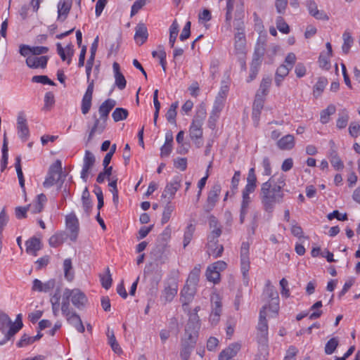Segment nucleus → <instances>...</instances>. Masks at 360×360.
Here are the masks:
<instances>
[{
    "label": "nucleus",
    "mask_w": 360,
    "mask_h": 360,
    "mask_svg": "<svg viewBox=\"0 0 360 360\" xmlns=\"http://www.w3.org/2000/svg\"><path fill=\"white\" fill-rule=\"evenodd\" d=\"M66 227L70 231V238L75 241L79 232V221L75 214H70L65 218Z\"/></svg>",
    "instance_id": "17"
},
{
    "label": "nucleus",
    "mask_w": 360,
    "mask_h": 360,
    "mask_svg": "<svg viewBox=\"0 0 360 360\" xmlns=\"http://www.w3.org/2000/svg\"><path fill=\"white\" fill-rule=\"evenodd\" d=\"M32 82L34 83H41L43 84L55 85V83L46 75H35L32 77Z\"/></svg>",
    "instance_id": "56"
},
{
    "label": "nucleus",
    "mask_w": 360,
    "mask_h": 360,
    "mask_svg": "<svg viewBox=\"0 0 360 360\" xmlns=\"http://www.w3.org/2000/svg\"><path fill=\"white\" fill-rule=\"evenodd\" d=\"M240 347L239 343L231 344L227 348L221 352L219 355V360H232V358L237 354Z\"/></svg>",
    "instance_id": "22"
},
{
    "label": "nucleus",
    "mask_w": 360,
    "mask_h": 360,
    "mask_svg": "<svg viewBox=\"0 0 360 360\" xmlns=\"http://www.w3.org/2000/svg\"><path fill=\"white\" fill-rule=\"evenodd\" d=\"M106 271H107L106 274L100 276V278H101V282L102 286L105 289H108L110 288V286L112 285V280L111 278V274L110 273L109 268H107Z\"/></svg>",
    "instance_id": "53"
},
{
    "label": "nucleus",
    "mask_w": 360,
    "mask_h": 360,
    "mask_svg": "<svg viewBox=\"0 0 360 360\" xmlns=\"http://www.w3.org/2000/svg\"><path fill=\"white\" fill-rule=\"evenodd\" d=\"M291 69L288 68L286 65L284 64L281 65L276 70V74H275V84L276 85L279 87L284 78L289 74V72Z\"/></svg>",
    "instance_id": "32"
},
{
    "label": "nucleus",
    "mask_w": 360,
    "mask_h": 360,
    "mask_svg": "<svg viewBox=\"0 0 360 360\" xmlns=\"http://www.w3.org/2000/svg\"><path fill=\"white\" fill-rule=\"evenodd\" d=\"M295 138L293 135L287 134L277 141V146L283 150H290L295 146Z\"/></svg>",
    "instance_id": "29"
},
{
    "label": "nucleus",
    "mask_w": 360,
    "mask_h": 360,
    "mask_svg": "<svg viewBox=\"0 0 360 360\" xmlns=\"http://www.w3.org/2000/svg\"><path fill=\"white\" fill-rule=\"evenodd\" d=\"M178 285L177 283L173 281L165 286L161 295V300L165 303L170 302L173 300L177 294Z\"/></svg>",
    "instance_id": "20"
},
{
    "label": "nucleus",
    "mask_w": 360,
    "mask_h": 360,
    "mask_svg": "<svg viewBox=\"0 0 360 360\" xmlns=\"http://www.w3.org/2000/svg\"><path fill=\"white\" fill-rule=\"evenodd\" d=\"M225 100L216 97L213 108L210 115V120L213 118L214 115L219 117L220 112L224 108Z\"/></svg>",
    "instance_id": "42"
},
{
    "label": "nucleus",
    "mask_w": 360,
    "mask_h": 360,
    "mask_svg": "<svg viewBox=\"0 0 360 360\" xmlns=\"http://www.w3.org/2000/svg\"><path fill=\"white\" fill-rule=\"evenodd\" d=\"M25 245L26 252L36 256L37 252L41 249V240L36 237H32L26 241Z\"/></svg>",
    "instance_id": "31"
},
{
    "label": "nucleus",
    "mask_w": 360,
    "mask_h": 360,
    "mask_svg": "<svg viewBox=\"0 0 360 360\" xmlns=\"http://www.w3.org/2000/svg\"><path fill=\"white\" fill-rule=\"evenodd\" d=\"M335 106L330 105L326 109L321 111L320 115V121L323 124H326L330 120V116L335 112Z\"/></svg>",
    "instance_id": "45"
},
{
    "label": "nucleus",
    "mask_w": 360,
    "mask_h": 360,
    "mask_svg": "<svg viewBox=\"0 0 360 360\" xmlns=\"http://www.w3.org/2000/svg\"><path fill=\"white\" fill-rule=\"evenodd\" d=\"M240 269L244 279L248 278V272L250 270V259H240Z\"/></svg>",
    "instance_id": "61"
},
{
    "label": "nucleus",
    "mask_w": 360,
    "mask_h": 360,
    "mask_svg": "<svg viewBox=\"0 0 360 360\" xmlns=\"http://www.w3.org/2000/svg\"><path fill=\"white\" fill-rule=\"evenodd\" d=\"M210 226L212 230L208 236L207 240H209L210 248L212 250L213 246L217 245L218 238L221 234V227L219 224L217 219L213 216L210 217Z\"/></svg>",
    "instance_id": "14"
},
{
    "label": "nucleus",
    "mask_w": 360,
    "mask_h": 360,
    "mask_svg": "<svg viewBox=\"0 0 360 360\" xmlns=\"http://www.w3.org/2000/svg\"><path fill=\"white\" fill-rule=\"evenodd\" d=\"M174 210V206L171 204V201L167 200V204L164 207V210L162 212V217L161 219L162 224H165L169 221L172 213Z\"/></svg>",
    "instance_id": "43"
},
{
    "label": "nucleus",
    "mask_w": 360,
    "mask_h": 360,
    "mask_svg": "<svg viewBox=\"0 0 360 360\" xmlns=\"http://www.w3.org/2000/svg\"><path fill=\"white\" fill-rule=\"evenodd\" d=\"M68 304L64 303L63 306L60 307L62 314L65 317L68 323L72 326L79 333H83L85 328L83 325L82 319L78 314L73 310H70L67 307Z\"/></svg>",
    "instance_id": "8"
},
{
    "label": "nucleus",
    "mask_w": 360,
    "mask_h": 360,
    "mask_svg": "<svg viewBox=\"0 0 360 360\" xmlns=\"http://www.w3.org/2000/svg\"><path fill=\"white\" fill-rule=\"evenodd\" d=\"M264 52H265L264 44H258V46L255 48L252 63H257V65H261L262 58L264 55Z\"/></svg>",
    "instance_id": "46"
},
{
    "label": "nucleus",
    "mask_w": 360,
    "mask_h": 360,
    "mask_svg": "<svg viewBox=\"0 0 360 360\" xmlns=\"http://www.w3.org/2000/svg\"><path fill=\"white\" fill-rule=\"evenodd\" d=\"M271 84V78L270 77H264L260 83L259 88L256 94H261L260 96L265 97L268 93Z\"/></svg>",
    "instance_id": "39"
},
{
    "label": "nucleus",
    "mask_w": 360,
    "mask_h": 360,
    "mask_svg": "<svg viewBox=\"0 0 360 360\" xmlns=\"http://www.w3.org/2000/svg\"><path fill=\"white\" fill-rule=\"evenodd\" d=\"M348 121L349 115L345 112H342V114L339 115V117L337 120L336 126L339 129H344L347 125Z\"/></svg>",
    "instance_id": "59"
},
{
    "label": "nucleus",
    "mask_w": 360,
    "mask_h": 360,
    "mask_svg": "<svg viewBox=\"0 0 360 360\" xmlns=\"http://www.w3.org/2000/svg\"><path fill=\"white\" fill-rule=\"evenodd\" d=\"M94 88V81L92 80L91 82H89V85H88L86 92L82 100L81 110L84 115H86L91 109Z\"/></svg>",
    "instance_id": "18"
},
{
    "label": "nucleus",
    "mask_w": 360,
    "mask_h": 360,
    "mask_svg": "<svg viewBox=\"0 0 360 360\" xmlns=\"http://www.w3.org/2000/svg\"><path fill=\"white\" fill-rule=\"evenodd\" d=\"M291 233L298 238L304 236L302 229L296 224L295 221H292L291 223Z\"/></svg>",
    "instance_id": "63"
},
{
    "label": "nucleus",
    "mask_w": 360,
    "mask_h": 360,
    "mask_svg": "<svg viewBox=\"0 0 360 360\" xmlns=\"http://www.w3.org/2000/svg\"><path fill=\"white\" fill-rule=\"evenodd\" d=\"M55 103L54 95L51 91L46 92L44 96V108L49 110Z\"/></svg>",
    "instance_id": "62"
},
{
    "label": "nucleus",
    "mask_w": 360,
    "mask_h": 360,
    "mask_svg": "<svg viewBox=\"0 0 360 360\" xmlns=\"http://www.w3.org/2000/svg\"><path fill=\"white\" fill-rule=\"evenodd\" d=\"M246 40L243 32H237L235 34L234 53L241 58L245 57L246 54Z\"/></svg>",
    "instance_id": "19"
},
{
    "label": "nucleus",
    "mask_w": 360,
    "mask_h": 360,
    "mask_svg": "<svg viewBox=\"0 0 360 360\" xmlns=\"http://www.w3.org/2000/svg\"><path fill=\"white\" fill-rule=\"evenodd\" d=\"M46 200V196L44 194L41 193L37 195V200L29 205V209H30L32 212L34 214L39 213L43 210L44 205Z\"/></svg>",
    "instance_id": "33"
},
{
    "label": "nucleus",
    "mask_w": 360,
    "mask_h": 360,
    "mask_svg": "<svg viewBox=\"0 0 360 360\" xmlns=\"http://www.w3.org/2000/svg\"><path fill=\"white\" fill-rule=\"evenodd\" d=\"M195 231V226L193 224H189L186 226V229L184 235V248H185L191 241Z\"/></svg>",
    "instance_id": "51"
},
{
    "label": "nucleus",
    "mask_w": 360,
    "mask_h": 360,
    "mask_svg": "<svg viewBox=\"0 0 360 360\" xmlns=\"http://www.w3.org/2000/svg\"><path fill=\"white\" fill-rule=\"evenodd\" d=\"M63 269L65 278L71 281L73 279L74 274L72 270V260L70 258L65 259L63 262Z\"/></svg>",
    "instance_id": "47"
},
{
    "label": "nucleus",
    "mask_w": 360,
    "mask_h": 360,
    "mask_svg": "<svg viewBox=\"0 0 360 360\" xmlns=\"http://www.w3.org/2000/svg\"><path fill=\"white\" fill-rule=\"evenodd\" d=\"M17 130L19 138L22 141H26L30 136V130L27 118L23 111H20L17 116Z\"/></svg>",
    "instance_id": "13"
},
{
    "label": "nucleus",
    "mask_w": 360,
    "mask_h": 360,
    "mask_svg": "<svg viewBox=\"0 0 360 360\" xmlns=\"http://www.w3.org/2000/svg\"><path fill=\"white\" fill-rule=\"evenodd\" d=\"M343 44L342 46V51L345 53H348L351 46L353 44V38L349 32L345 31L342 34Z\"/></svg>",
    "instance_id": "44"
},
{
    "label": "nucleus",
    "mask_w": 360,
    "mask_h": 360,
    "mask_svg": "<svg viewBox=\"0 0 360 360\" xmlns=\"http://www.w3.org/2000/svg\"><path fill=\"white\" fill-rule=\"evenodd\" d=\"M181 184V177L179 175L174 176L172 180L167 184L164 191L162 194V198L167 199V200L171 201L176 191L180 188Z\"/></svg>",
    "instance_id": "12"
},
{
    "label": "nucleus",
    "mask_w": 360,
    "mask_h": 360,
    "mask_svg": "<svg viewBox=\"0 0 360 360\" xmlns=\"http://www.w3.org/2000/svg\"><path fill=\"white\" fill-rule=\"evenodd\" d=\"M196 292V285L186 283L181 291V300L183 304H188L193 298Z\"/></svg>",
    "instance_id": "26"
},
{
    "label": "nucleus",
    "mask_w": 360,
    "mask_h": 360,
    "mask_svg": "<svg viewBox=\"0 0 360 360\" xmlns=\"http://www.w3.org/2000/svg\"><path fill=\"white\" fill-rule=\"evenodd\" d=\"M22 314L17 315L14 322L8 315L4 311H0V332L4 338L0 340V346L6 345L8 342H13L15 334L22 328Z\"/></svg>",
    "instance_id": "3"
},
{
    "label": "nucleus",
    "mask_w": 360,
    "mask_h": 360,
    "mask_svg": "<svg viewBox=\"0 0 360 360\" xmlns=\"http://www.w3.org/2000/svg\"><path fill=\"white\" fill-rule=\"evenodd\" d=\"M70 299H71L72 304L79 309H82L87 302L86 296L79 289L65 288L61 292L60 288H56L50 297L51 309L55 317L59 315L60 307L63 306L64 303L68 304V308H70Z\"/></svg>",
    "instance_id": "1"
},
{
    "label": "nucleus",
    "mask_w": 360,
    "mask_h": 360,
    "mask_svg": "<svg viewBox=\"0 0 360 360\" xmlns=\"http://www.w3.org/2000/svg\"><path fill=\"white\" fill-rule=\"evenodd\" d=\"M277 29L284 34H288L290 32L288 25L285 22L284 19L281 16H278L276 20Z\"/></svg>",
    "instance_id": "54"
},
{
    "label": "nucleus",
    "mask_w": 360,
    "mask_h": 360,
    "mask_svg": "<svg viewBox=\"0 0 360 360\" xmlns=\"http://www.w3.org/2000/svg\"><path fill=\"white\" fill-rule=\"evenodd\" d=\"M178 106L179 103L177 101L172 103L165 115L167 120L172 124H176V109Z\"/></svg>",
    "instance_id": "40"
},
{
    "label": "nucleus",
    "mask_w": 360,
    "mask_h": 360,
    "mask_svg": "<svg viewBox=\"0 0 360 360\" xmlns=\"http://www.w3.org/2000/svg\"><path fill=\"white\" fill-rule=\"evenodd\" d=\"M66 238L67 234L64 231L57 232L49 238V245L53 248H57L64 243Z\"/></svg>",
    "instance_id": "35"
},
{
    "label": "nucleus",
    "mask_w": 360,
    "mask_h": 360,
    "mask_svg": "<svg viewBox=\"0 0 360 360\" xmlns=\"http://www.w3.org/2000/svg\"><path fill=\"white\" fill-rule=\"evenodd\" d=\"M56 281L50 279L45 283H42L40 280L35 278L32 282V290L39 292H49L54 289Z\"/></svg>",
    "instance_id": "21"
},
{
    "label": "nucleus",
    "mask_w": 360,
    "mask_h": 360,
    "mask_svg": "<svg viewBox=\"0 0 360 360\" xmlns=\"http://www.w3.org/2000/svg\"><path fill=\"white\" fill-rule=\"evenodd\" d=\"M274 177L271 176L267 181L263 183L261 187V200L264 209L267 212H272L276 203L283 200V193L279 187L273 186Z\"/></svg>",
    "instance_id": "2"
},
{
    "label": "nucleus",
    "mask_w": 360,
    "mask_h": 360,
    "mask_svg": "<svg viewBox=\"0 0 360 360\" xmlns=\"http://www.w3.org/2000/svg\"><path fill=\"white\" fill-rule=\"evenodd\" d=\"M261 94H256L255 99L253 103L252 116L256 118L259 115L260 112L264 106L265 97L260 96Z\"/></svg>",
    "instance_id": "38"
},
{
    "label": "nucleus",
    "mask_w": 360,
    "mask_h": 360,
    "mask_svg": "<svg viewBox=\"0 0 360 360\" xmlns=\"http://www.w3.org/2000/svg\"><path fill=\"white\" fill-rule=\"evenodd\" d=\"M330 163L337 170L342 169L344 167L342 160L337 155V154L331 155Z\"/></svg>",
    "instance_id": "64"
},
{
    "label": "nucleus",
    "mask_w": 360,
    "mask_h": 360,
    "mask_svg": "<svg viewBox=\"0 0 360 360\" xmlns=\"http://www.w3.org/2000/svg\"><path fill=\"white\" fill-rule=\"evenodd\" d=\"M263 296L265 301L268 302L264 306H267V310L271 312L270 316H276L279 311V297L276 289L271 285L270 281L266 283Z\"/></svg>",
    "instance_id": "7"
},
{
    "label": "nucleus",
    "mask_w": 360,
    "mask_h": 360,
    "mask_svg": "<svg viewBox=\"0 0 360 360\" xmlns=\"http://www.w3.org/2000/svg\"><path fill=\"white\" fill-rule=\"evenodd\" d=\"M92 119L94 120L92 125L90 126V124H88L89 131L86 141L87 143L93 139L96 134H101L105 131L107 126V120L98 117L96 113L93 114Z\"/></svg>",
    "instance_id": "10"
},
{
    "label": "nucleus",
    "mask_w": 360,
    "mask_h": 360,
    "mask_svg": "<svg viewBox=\"0 0 360 360\" xmlns=\"http://www.w3.org/2000/svg\"><path fill=\"white\" fill-rule=\"evenodd\" d=\"M134 40L139 45H142L148 39V34L146 25L143 23H139L135 28Z\"/></svg>",
    "instance_id": "28"
},
{
    "label": "nucleus",
    "mask_w": 360,
    "mask_h": 360,
    "mask_svg": "<svg viewBox=\"0 0 360 360\" xmlns=\"http://www.w3.org/2000/svg\"><path fill=\"white\" fill-rule=\"evenodd\" d=\"M179 25L177 21L175 20L173 21L169 27V44L171 48H174L175 41L179 34Z\"/></svg>",
    "instance_id": "37"
},
{
    "label": "nucleus",
    "mask_w": 360,
    "mask_h": 360,
    "mask_svg": "<svg viewBox=\"0 0 360 360\" xmlns=\"http://www.w3.org/2000/svg\"><path fill=\"white\" fill-rule=\"evenodd\" d=\"M42 336H43V335L39 332L37 333V335L32 336V337L27 335V334H24L23 335H22L20 340L17 343V346L18 347H23L27 345H31L33 342L41 339Z\"/></svg>",
    "instance_id": "36"
},
{
    "label": "nucleus",
    "mask_w": 360,
    "mask_h": 360,
    "mask_svg": "<svg viewBox=\"0 0 360 360\" xmlns=\"http://www.w3.org/2000/svg\"><path fill=\"white\" fill-rule=\"evenodd\" d=\"M58 20L64 22L72 7V1L60 0L58 4Z\"/></svg>",
    "instance_id": "25"
},
{
    "label": "nucleus",
    "mask_w": 360,
    "mask_h": 360,
    "mask_svg": "<svg viewBox=\"0 0 360 360\" xmlns=\"http://www.w3.org/2000/svg\"><path fill=\"white\" fill-rule=\"evenodd\" d=\"M57 53L60 56L62 60H67V63L69 65L71 63V58L74 54L73 46L72 44H69L64 49L60 43L56 44Z\"/></svg>",
    "instance_id": "24"
},
{
    "label": "nucleus",
    "mask_w": 360,
    "mask_h": 360,
    "mask_svg": "<svg viewBox=\"0 0 360 360\" xmlns=\"http://www.w3.org/2000/svg\"><path fill=\"white\" fill-rule=\"evenodd\" d=\"M62 175V162L57 160L49 169L47 176L43 183L45 188H49L57 183Z\"/></svg>",
    "instance_id": "9"
},
{
    "label": "nucleus",
    "mask_w": 360,
    "mask_h": 360,
    "mask_svg": "<svg viewBox=\"0 0 360 360\" xmlns=\"http://www.w3.org/2000/svg\"><path fill=\"white\" fill-rule=\"evenodd\" d=\"M113 71L115 73V84L120 90L126 87L127 81L120 70V65L117 63L115 62L112 65Z\"/></svg>",
    "instance_id": "30"
},
{
    "label": "nucleus",
    "mask_w": 360,
    "mask_h": 360,
    "mask_svg": "<svg viewBox=\"0 0 360 360\" xmlns=\"http://www.w3.org/2000/svg\"><path fill=\"white\" fill-rule=\"evenodd\" d=\"M210 300L212 311L210 315V322L212 325H217L222 312L221 301L218 294L212 295Z\"/></svg>",
    "instance_id": "11"
},
{
    "label": "nucleus",
    "mask_w": 360,
    "mask_h": 360,
    "mask_svg": "<svg viewBox=\"0 0 360 360\" xmlns=\"http://www.w3.org/2000/svg\"><path fill=\"white\" fill-rule=\"evenodd\" d=\"M267 306H264L259 312V322L257 327V340L259 349L264 353L268 349V323L266 320Z\"/></svg>",
    "instance_id": "6"
},
{
    "label": "nucleus",
    "mask_w": 360,
    "mask_h": 360,
    "mask_svg": "<svg viewBox=\"0 0 360 360\" xmlns=\"http://www.w3.org/2000/svg\"><path fill=\"white\" fill-rule=\"evenodd\" d=\"M206 276L209 281L217 283L220 280V274L209 266L206 271Z\"/></svg>",
    "instance_id": "52"
},
{
    "label": "nucleus",
    "mask_w": 360,
    "mask_h": 360,
    "mask_svg": "<svg viewBox=\"0 0 360 360\" xmlns=\"http://www.w3.org/2000/svg\"><path fill=\"white\" fill-rule=\"evenodd\" d=\"M330 58L328 55L326 54H321L319 58V66L322 69L328 70L330 67Z\"/></svg>",
    "instance_id": "60"
},
{
    "label": "nucleus",
    "mask_w": 360,
    "mask_h": 360,
    "mask_svg": "<svg viewBox=\"0 0 360 360\" xmlns=\"http://www.w3.org/2000/svg\"><path fill=\"white\" fill-rule=\"evenodd\" d=\"M116 105V102L115 100L108 98L105 100L98 108V114L100 117L108 120L109 113L112 110V108Z\"/></svg>",
    "instance_id": "27"
},
{
    "label": "nucleus",
    "mask_w": 360,
    "mask_h": 360,
    "mask_svg": "<svg viewBox=\"0 0 360 360\" xmlns=\"http://www.w3.org/2000/svg\"><path fill=\"white\" fill-rule=\"evenodd\" d=\"M193 325L191 322L188 326L185 328V338L182 342V348L180 352V356L183 360H188L191 352L194 348L198 337V323L196 321Z\"/></svg>",
    "instance_id": "5"
},
{
    "label": "nucleus",
    "mask_w": 360,
    "mask_h": 360,
    "mask_svg": "<svg viewBox=\"0 0 360 360\" xmlns=\"http://www.w3.org/2000/svg\"><path fill=\"white\" fill-rule=\"evenodd\" d=\"M279 50V46L276 45H272L266 52V63L271 64L274 62V58L276 55Z\"/></svg>",
    "instance_id": "58"
},
{
    "label": "nucleus",
    "mask_w": 360,
    "mask_h": 360,
    "mask_svg": "<svg viewBox=\"0 0 360 360\" xmlns=\"http://www.w3.org/2000/svg\"><path fill=\"white\" fill-rule=\"evenodd\" d=\"M328 80L326 77H319L316 84L314 86L313 94L315 97L319 96L323 91Z\"/></svg>",
    "instance_id": "41"
},
{
    "label": "nucleus",
    "mask_w": 360,
    "mask_h": 360,
    "mask_svg": "<svg viewBox=\"0 0 360 360\" xmlns=\"http://www.w3.org/2000/svg\"><path fill=\"white\" fill-rule=\"evenodd\" d=\"M221 193V186L218 184L213 185L208 193L207 202L205 205V210L210 212L218 201L219 195Z\"/></svg>",
    "instance_id": "16"
},
{
    "label": "nucleus",
    "mask_w": 360,
    "mask_h": 360,
    "mask_svg": "<svg viewBox=\"0 0 360 360\" xmlns=\"http://www.w3.org/2000/svg\"><path fill=\"white\" fill-rule=\"evenodd\" d=\"M206 115L207 112L205 105H199L189 127L190 138L198 147H200L202 144L201 141L203 134L202 127L206 118Z\"/></svg>",
    "instance_id": "4"
},
{
    "label": "nucleus",
    "mask_w": 360,
    "mask_h": 360,
    "mask_svg": "<svg viewBox=\"0 0 360 360\" xmlns=\"http://www.w3.org/2000/svg\"><path fill=\"white\" fill-rule=\"evenodd\" d=\"M128 116L127 110L122 108H117L113 111L112 117L115 122H119L121 120H126Z\"/></svg>",
    "instance_id": "50"
},
{
    "label": "nucleus",
    "mask_w": 360,
    "mask_h": 360,
    "mask_svg": "<svg viewBox=\"0 0 360 360\" xmlns=\"http://www.w3.org/2000/svg\"><path fill=\"white\" fill-rule=\"evenodd\" d=\"M200 271L201 265H195L194 268L192 269V271L190 272L186 281V283H188V285L197 286L200 279Z\"/></svg>",
    "instance_id": "34"
},
{
    "label": "nucleus",
    "mask_w": 360,
    "mask_h": 360,
    "mask_svg": "<svg viewBox=\"0 0 360 360\" xmlns=\"http://www.w3.org/2000/svg\"><path fill=\"white\" fill-rule=\"evenodd\" d=\"M148 0H136L131 9V16L136 15L147 3Z\"/></svg>",
    "instance_id": "57"
},
{
    "label": "nucleus",
    "mask_w": 360,
    "mask_h": 360,
    "mask_svg": "<svg viewBox=\"0 0 360 360\" xmlns=\"http://www.w3.org/2000/svg\"><path fill=\"white\" fill-rule=\"evenodd\" d=\"M96 159L94 155L89 150H86L83 159V166L81 171V178L84 182H86L88 174L95 163Z\"/></svg>",
    "instance_id": "15"
},
{
    "label": "nucleus",
    "mask_w": 360,
    "mask_h": 360,
    "mask_svg": "<svg viewBox=\"0 0 360 360\" xmlns=\"http://www.w3.org/2000/svg\"><path fill=\"white\" fill-rule=\"evenodd\" d=\"M339 344L338 338H332L326 344L324 352L326 354L330 355L335 352Z\"/></svg>",
    "instance_id": "49"
},
{
    "label": "nucleus",
    "mask_w": 360,
    "mask_h": 360,
    "mask_svg": "<svg viewBox=\"0 0 360 360\" xmlns=\"http://www.w3.org/2000/svg\"><path fill=\"white\" fill-rule=\"evenodd\" d=\"M237 2L240 5H242L241 0H227V4H226V22L229 25V26H231V21L232 19V15L231 13L233 10L234 4Z\"/></svg>",
    "instance_id": "48"
},
{
    "label": "nucleus",
    "mask_w": 360,
    "mask_h": 360,
    "mask_svg": "<svg viewBox=\"0 0 360 360\" xmlns=\"http://www.w3.org/2000/svg\"><path fill=\"white\" fill-rule=\"evenodd\" d=\"M224 250V248L221 245H219L217 243L216 246H213L212 250H210L209 242L207 243V252L210 255H212L214 257H219L221 255Z\"/></svg>",
    "instance_id": "55"
},
{
    "label": "nucleus",
    "mask_w": 360,
    "mask_h": 360,
    "mask_svg": "<svg viewBox=\"0 0 360 360\" xmlns=\"http://www.w3.org/2000/svg\"><path fill=\"white\" fill-rule=\"evenodd\" d=\"M49 57L46 56H30L26 58V64L30 68H44L47 65Z\"/></svg>",
    "instance_id": "23"
}]
</instances>
